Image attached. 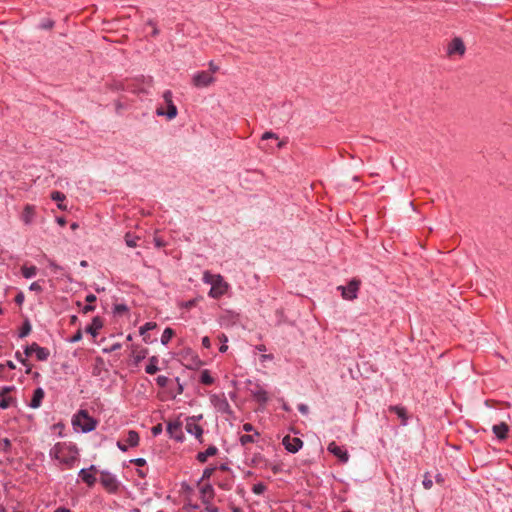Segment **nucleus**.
Masks as SVG:
<instances>
[{
  "label": "nucleus",
  "mask_w": 512,
  "mask_h": 512,
  "mask_svg": "<svg viewBox=\"0 0 512 512\" xmlns=\"http://www.w3.org/2000/svg\"><path fill=\"white\" fill-rule=\"evenodd\" d=\"M78 454L76 445L71 442H58L50 450V456L65 465L66 468L73 467Z\"/></svg>",
  "instance_id": "obj_1"
},
{
  "label": "nucleus",
  "mask_w": 512,
  "mask_h": 512,
  "mask_svg": "<svg viewBox=\"0 0 512 512\" xmlns=\"http://www.w3.org/2000/svg\"><path fill=\"white\" fill-rule=\"evenodd\" d=\"M203 282L211 285L208 295L214 299H219L226 294L229 289V284L220 274H212L210 271L203 273Z\"/></svg>",
  "instance_id": "obj_2"
},
{
  "label": "nucleus",
  "mask_w": 512,
  "mask_h": 512,
  "mask_svg": "<svg viewBox=\"0 0 512 512\" xmlns=\"http://www.w3.org/2000/svg\"><path fill=\"white\" fill-rule=\"evenodd\" d=\"M73 424L79 426L83 432H90L96 428L97 422L89 416L87 411L80 410L75 416Z\"/></svg>",
  "instance_id": "obj_3"
},
{
  "label": "nucleus",
  "mask_w": 512,
  "mask_h": 512,
  "mask_svg": "<svg viewBox=\"0 0 512 512\" xmlns=\"http://www.w3.org/2000/svg\"><path fill=\"white\" fill-rule=\"evenodd\" d=\"M466 52L464 41L460 37H454L446 46V55L449 58L463 57Z\"/></svg>",
  "instance_id": "obj_4"
},
{
  "label": "nucleus",
  "mask_w": 512,
  "mask_h": 512,
  "mask_svg": "<svg viewBox=\"0 0 512 512\" xmlns=\"http://www.w3.org/2000/svg\"><path fill=\"white\" fill-rule=\"evenodd\" d=\"M163 99L167 105V111H165L162 107H159L156 110V114L159 116L166 115L167 118L171 120L177 116V107L173 103L172 92L170 90L165 91L163 93Z\"/></svg>",
  "instance_id": "obj_5"
},
{
  "label": "nucleus",
  "mask_w": 512,
  "mask_h": 512,
  "mask_svg": "<svg viewBox=\"0 0 512 512\" xmlns=\"http://www.w3.org/2000/svg\"><path fill=\"white\" fill-rule=\"evenodd\" d=\"M360 283V280L352 279L347 286H339L338 289L341 290V295L344 299L354 300L357 298Z\"/></svg>",
  "instance_id": "obj_6"
},
{
  "label": "nucleus",
  "mask_w": 512,
  "mask_h": 512,
  "mask_svg": "<svg viewBox=\"0 0 512 512\" xmlns=\"http://www.w3.org/2000/svg\"><path fill=\"white\" fill-rule=\"evenodd\" d=\"M215 82V77L208 71H200L192 78V84L197 88L207 87Z\"/></svg>",
  "instance_id": "obj_7"
},
{
  "label": "nucleus",
  "mask_w": 512,
  "mask_h": 512,
  "mask_svg": "<svg viewBox=\"0 0 512 512\" xmlns=\"http://www.w3.org/2000/svg\"><path fill=\"white\" fill-rule=\"evenodd\" d=\"M250 392L253 399L261 405H265L269 400L268 392L259 383H254Z\"/></svg>",
  "instance_id": "obj_8"
},
{
  "label": "nucleus",
  "mask_w": 512,
  "mask_h": 512,
  "mask_svg": "<svg viewBox=\"0 0 512 512\" xmlns=\"http://www.w3.org/2000/svg\"><path fill=\"white\" fill-rule=\"evenodd\" d=\"M96 472V467L94 465H91L87 469H81L79 471V477L89 487H92L96 483Z\"/></svg>",
  "instance_id": "obj_9"
},
{
  "label": "nucleus",
  "mask_w": 512,
  "mask_h": 512,
  "mask_svg": "<svg viewBox=\"0 0 512 512\" xmlns=\"http://www.w3.org/2000/svg\"><path fill=\"white\" fill-rule=\"evenodd\" d=\"M285 449L291 453L298 452L302 446L303 441L298 437H291L289 435L285 436L282 441Z\"/></svg>",
  "instance_id": "obj_10"
},
{
  "label": "nucleus",
  "mask_w": 512,
  "mask_h": 512,
  "mask_svg": "<svg viewBox=\"0 0 512 512\" xmlns=\"http://www.w3.org/2000/svg\"><path fill=\"white\" fill-rule=\"evenodd\" d=\"M15 389L14 386H5L1 388L0 390V408L1 409H7L9 408L12 403L14 402V398L9 396V393H11Z\"/></svg>",
  "instance_id": "obj_11"
},
{
  "label": "nucleus",
  "mask_w": 512,
  "mask_h": 512,
  "mask_svg": "<svg viewBox=\"0 0 512 512\" xmlns=\"http://www.w3.org/2000/svg\"><path fill=\"white\" fill-rule=\"evenodd\" d=\"M100 482L102 486L110 493L115 492L118 489V482L116 478L110 473H102Z\"/></svg>",
  "instance_id": "obj_12"
},
{
  "label": "nucleus",
  "mask_w": 512,
  "mask_h": 512,
  "mask_svg": "<svg viewBox=\"0 0 512 512\" xmlns=\"http://www.w3.org/2000/svg\"><path fill=\"white\" fill-rule=\"evenodd\" d=\"M185 429L189 434L194 435L198 440L201 441L203 429L197 423L195 417H190L186 420Z\"/></svg>",
  "instance_id": "obj_13"
},
{
  "label": "nucleus",
  "mask_w": 512,
  "mask_h": 512,
  "mask_svg": "<svg viewBox=\"0 0 512 512\" xmlns=\"http://www.w3.org/2000/svg\"><path fill=\"white\" fill-rule=\"evenodd\" d=\"M327 450L343 463L349 459L347 451L343 447L338 446L334 441L329 443Z\"/></svg>",
  "instance_id": "obj_14"
},
{
  "label": "nucleus",
  "mask_w": 512,
  "mask_h": 512,
  "mask_svg": "<svg viewBox=\"0 0 512 512\" xmlns=\"http://www.w3.org/2000/svg\"><path fill=\"white\" fill-rule=\"evenodd\" d=\"M167 432L170 437L176 439L177 441H182L184 438L182 425L180 422H169L167 425Z\"/></svg>",
  "instance_id": "obj_15"
},
{
  "label": "nucleus",
  "mask_w": 512,
  "mask_h": 512,
  "mask_svg": "<svg viewBox=\"0 0 512 512\" xmlns=\"http://www.w3.org/2000/svg\"><path fill=\"white\" fill-rule=\"evenodd\" d=\"M492 431L499 440H505L508 437L509 426L505 422L494 425Z\"/></svg>",
  "instance_id": "obj_16"
},
{
  "label": "nucleus",
  "mask_w": 512,
  "mask_h": 512,
  "mask_svg": "<svg viewBox=\"0 0 512 512\" xmlns=\"http://www.w3.org/2000/svg\"><path fill=\"white\" fill-rule=\"evenodd\" d=\"M35 214H36L35 206L27 204V205H25V207L23 209L21 219L26 225H29L32 223V221L35 217Z\"/></svg>",
  "instance_id": "obj_17"
},
{
  "label": "nucleus",
  "mask_w": 512,
  "mask_h": 512,
  "mask_svg": "<svg viewBox=\"0 0 512 512\" xmlns=\"http://www.w3.org/2000/svg\"><path fill=\"white\" fill-rule=\"evenodd\" d=\"M44 396L45 392L42 388L35 389L29 406L33 409L39 408Z\"/></svg>",
  "instance_id": "obj_18"
},
{
  "label": "nucleus",
  "mask_w": 512,
  "mask_h": 512,
  "mask_svg": "<svg viewBox=\"0 0 512 512\" xmlns=\"http://www.w3.org/2000/svg\"><path fill=\"white\" fill-rule=\"evenodd\" d=\"M103 323L99 317L93 318L90 325H88L85 329V331L89 334H91L93 337L97 336L99 333V330L102 328Z\"/></svg>",
  "instance_id": "obj_19"
},
{
  "label": "nucleus",
  "mask_w": 512,
  "mask_h": 512,
  "mask_svg": "<svg viewBox=\"0 0 512 512\" xmlns=\"http://www.w3.org/2000/svg\"><path fill=\"white\" fill-rule=\"evenodd\" d=\"M125 442L131 448L137 447L140 442V436H139L138 432L135 430H129L127 433V438H126Z\"/></svg>",
  "instance_id": "obj_20"
},
{
  "label": "nucleus",
  "mask_w": 512,
  "mask_h": 512,
  "mask_svg": "<svg viewBox=\"0 0 512 512\" xmlns=\"http://www.w3.org/2000/svg\"><path fill=\"white\" fill-rule=\"evenodd\" d=\"M259 437H260V433L258 431H254L253 434L241 435L239 438V441H240L241 445L246 446L250 443L257 442Z\"/></svg>",
  "instance_id": "obj_21"
},
{
  "label": "nucleus",
  "mask_w": 512,
  "mask_h": 512,
  "mask_svg": "<svg viewBox=\"0 0 512 512\" xmlns=\"http://www.w3.org/2000/svg\"><path fill=\"white\" fill-rule=\"evenodd\" d=\"M217 453V448L215 446H209L205 451L199 452L197 454V460L201 463L207 461L208 457L214 456Z\"/></svg>",
  "instance_id": "obj_22"
},
{
  "label": "nucleus",
  "mask_w": 512,
  "mask_h": 512,
  "mask_svg": "<svg viewBox=\"0 0 512 512\" xmlns=\"http://www.w3.org/2000/svg\"><path fill=\"white\" fill-rule=\"evenodd\" d=\"M158 362H159V359L157 356L150 357L148 364L145 367V372L150 375L155 374L159 370Z\"/></svg>",
  "instance_id": "obj_23"
},
{
  "label": "nucleus",
  "mask_w": 512,
  "mask_h": 512,
  "mask_svg": "<svg viewBox=\"0 0 512 512\" xmlns=\"http://www.w3.org/2000/svg\"><path fill=\"white\" fill-rule=\"evenodd\" d=\"M202 498L205 502H209L214 496L213 487L209 484H205L201 488Z\"/></svg>",
  "instance_id": "obj_24"
},
{
  "label": "nucleus",
  "mask_w": 512,
  "mask_h": 512,
  "mask_svg": "<svg viewBox=\"0 0 512 512\" xmlns=\"http://www.w3.org/2000/svg\"><path fill=\"white\" fill-rule=\"evenodd\" d=\"M21 273L22 276L26 279L32 278L37 274V267L36 266H22L21 267Z\"/></svg>",
  "instance_id": "obj_25"
},
{
  "label": "nucleus",
  "mask_w": 512,
  "mask_h": 512,
  "mask_svg": "<svg viewBox=\"0 0 512 512\" xmlns=\"http://www.w3.org/2000/svg\"><path fill=\"white\" fill-rule=\"evenodd\" d=\"M34 348L37 360L45 361L48 359L50 353L46 348L40 347L39 345H35Z\"/></svg>",
  "instance_id": "obj_26"
},
{
  "label": "nucleus",
  "mask_w": 512,
  "mask_h": 512,
  "mask_svg": "<svg viewBox=\"0 0 512 512\" xmlns=\"http://www.w3.org/2000/svg\"><path fill=\"white\" fill-rule=\"evenodd\" d=\"M389 410L394 412V413H396L398 415V417H400L402 419V423L406 424L407 413H406V409L404 407H401V406H390Z\"/></svg>",
  "instance_id": "obj_27"
},
{
  "label": "nucleus",
  "mask_w": 512,
  "mask_h": 512,
  "mask_svg": "<svg viewBox=\"0 0 512 512\" xmlns=\"http://www.w3.org/2000/svg\"><path fill=\"white\" fill-rule=\"evenodd\" d=\"M200 382L204 385H211L214 382L213 377L208 370H203L200 376Z\"/></svg>",
  "instance_id": "obj_28"
},
{
  "label": "nucleus",
  "mask_w": 512,
  "mask_h": 512,
  "mask_svg": "<svg viewBox=\"0 0 512 512\" xmlns=\"http://www.w3.org/2000/svg\"><path fill=\"white\" fill-rule=\"evenodd\" d=\"M148 353V350L146 348H142L140 350H133V357L136 363H139L142 361Z\"/></svg>",
  "instance_id": "obj_29"
},
{
  "label": "nucleus",
  "mask_w": 512,
  "mask_h": 512,
  "mask_svg": "<svg viewBox=\"0 0 512 512\" xmlns=\"http://www.w3.org/2000/svg\"><path fill=\"white\" fill-rule=\"evenodd\" d=\"M174 335V331L173 329L167 327L163 333H162V336H161V342L162 344L166 345L169 343V341L171 340V338L173 337Z\"/></svg>",
  "instance_id": "obj_30"
},
{
  "label": "nucleus",
  "mask_w": 512,
  "mask_h": 512,
  "mask_svg": "<svg viewBox=\"0 0 512 512\" xmlns=\"http://www.w3.org/2000/svg\"><path fill=\"white\" fill-rule=\"evenodd\" d=\"M139 238L136 237V236H133L132 234L130 233H126L125 235V243L127 246L131 247V248H134L137 246V240Z\"/></svg>",
  "instance_id": "obj_31"
},
{
  "label": "nucleus",
  "mask_w": 512,
  "mask_h": 512,
  "mask_svg": "<svg viewBox=\"0 0 512 512\" xmlns=\"http://www.w3.org/2000/svg\"><path fill=\"white\" fill-rule=\"evenodd\" d=\"M30 331H31V325L28 321H26L20 330L19 337H21V338L26 337L30 333Z\"/></svg>",
  "instance_id": "obj_32"
},
{
  "label": "nucleus",
  "mask_w": 512,
  "mask_h": 512,
  "mask_svg": "<svg viewBox=\"0 0 512 512\" xmlns=\"http://www.w3.org/2000/svg\"><path fill=\"white\" fill-rule=\"evenodd\" d=\"M156 328V323L154 322H147L146 324H144L143 326L140 327V334L141 335H145V333L149 330H152Z\"/></svg>",
  "instance_id": "obj_33"
},
{
  "label": "nucleus",
  "mask_w": 512,
  "mask_h": 512,
  "mask_svg": "<svg viewBox=\"0 0 512 512\" xmlns=\"http://www.w3.org/2000/svg\"><path fill=\"white\" fill-rule=\"evenodd\" d=\"M265 490H266V486L263 483L254 484L252 487L253 493L257 494V495L264 493Z\"/></svg>",
  "instance_id": "obj_34"
},
{
  "label": "nucleus",
  "mask_w": 512,
  "mask_h": 512,
  "mask_svg": "<svg viewBox=\"0 0 512 512\" xmlns=\"http://www.w3.org/2000/svg\"><path fill=\"white\" fill-rule=\"evenodd\" d=\"M65 195L60 191H53L51 193V199L57 202H63L65 200Z\"/></svg>",
  "instance_id": "obj_35"
},
{
  "label": "nucleus",
  "mask_w": 512,
  "mask_h": 512,
  "mask_svg": "<svg viewBox=\"0 0 512 512\" xmlns=\"http://www.w3.org/2000/svg\"><path fill=\"white\" fill-rule=\"evenodd\" d=\"M169 378L163 375H160L156 378V383L160 387H166L168 385Z\"/></svg>",
  "instance_id": "obj_36"
},
{
  "label": "nucleus",
  "mask_w": 512,
  "mask_h": 512,
  "mask_svg": "<svg viewBox=\"0 0 512 512\" xmlns=\"http://www.w3.org/2000/svg\"><path fill=\"white\" fill-rule=\"evenodd\" d=\"M16 358L25 366H27L26 373H30L31 371V365L27 363L26 359L21 357V354L19 352L16 353Z\"/></svg>",
  "instance_id": "obj_37"
},
{
  "label": "nucleus",
  "mask_w": 512,
  "mask_h": 512,
  "mask_svg": "<svg viewBox=\"0 0 512 512\" xmlns=\"http://www.w3.org/2000/svg\"><path fill=\"white\" fill-rule=\"evenodd\" d=\"M29 289H30L31 291H35V292H38V293L42 292V287H41V285L39 284V282H33V283H31V285L29 286Z\"/></svg>",
  "instance_id": "obj_38"
},
{
  "label": "nucleus",
  "mask_w": 512,
  "mask_h": 512,
  "mask_svg": "<svg viewBox=\"0 0 512 512\" xmlns=\"http://www.w3.org/2000/svg\"><path fill=\"white\" fill-rule=\"evenodd\" d=\"M278 139V136L271 132V131H268V132H265L263 135H262V140H267V139Z\"/></svg>",
  "instance_id": "obj_39"
},
{
  "label": "nucleus",
  "mask_w": 512,
  "mask_h": 512,
  "mask_svg": "<svg viewBox=\"0 0 512 512\" xmlns=\"http://www.w3.org/2000/svg\"><path fill=\"white\" fill-rule=\"evenodd\" d=\"M35 345H37V344H36V343H33L32 345L27 346V347L25 348L24 353H25V355H26L27 357H28V356H31V355H32V353H35V348H34V347H35Z\"/></svg>",
  "instance_id": "obj_40"
},
{
  "label": "nucleus",
  "mask_w": 512,
  "mask_h": 512,
  "mask_svg": "<svg viewBox=\"0 0 512 512\" xmlns=\"http://www.w3.org/2000/svg\"><path fill=\"white\" fill-rule=\"evenodd\" d=\"M219 70V66L216 65L213 61L209 62V71L212 75Z\"/></svg>",
  "instance_id": "obj_41"
},
{
  "label": "nucleus",
  "mask_w": 512,
  "mask_h": 512,
  "mask_svg": "<svg viewBox=\"0 0 512 512\" xmlns=\"http://www.w3.org/2000/svg\"><path fill=\"white\" fill-rule=\"evenodd\" d=\"M115 311L117 313H124L128 311V308L125 304H118L115 306Z\"/></svg>",
  "instance_id": "obj_42"
},
{
  "label": "nucleus",
  "mask_w": 512,
  "mask_h": 512,
  "mask_svg": "<svg viewBox=\"0 0 512 512\" xmlns=\"http://www.w3.org/2000/svg\"><path fill=\"white\" fill-rule=\"evenodd\" d=\"M82 339V332L81 330H78L70 339L71 342H78Z\"/></svg>",
  "instance_id": "obj_43"
},
{
  "label": "nucleus",
  "mask_w": 512,
  "mask_h": 512,
  "mask_svg": "<svg viewBox=\"0 0 512 512\" xmlns=\"http://www.w3.org/2000/svg\"><path fill=\"white\" fill-rule=\"evenodd\" d=\"M197 303V300L196 299H192V300H189L185 303L182 304V306L186 309H190L192 307H194Z\"/></svg>",
  "instance_id": "obj_44"
},
{
  "label": "nucleus",
  "mask_w": 512,
  "mask_h": 512,
  "mask_svg": "<svg viewBox=\"0 0 512 512\" xmlns=\"http://www.w3.org/2000/svg\"><path fill=\"white\" fill-rule=\"evenodd\" d=\"M136 466L142 467L146 464V460L144 458H136L131 460Z\"/></svg>",
  "instance_id": "obj_45"
},
{
  "label": "nucleus",
  "mask_w": 512,
  "mask_h": 512,
  "mask_svg": "<svg viewBox=\"0 0 512 512\" xmlns=\"http://www.w3.org/2000/svg\"><path fill=\"white\" fill-rule=\"evenodd\" d=\"M423 486H424V488H425V489H427V490H428V489H431V488H432V486H433V482H432V480H431L430 478L425 477V479L423 480Z\"/></svg>",
  "instance_id": "obj_46"
},
{
  "label": "nucleus",
  "mask_w": 512,
  "mask_h": 512,
  "mask_svg": "<svg viewBox=\"0 0 512 512\" xmlns=\"http://www.w3.org/2000/svg\"><path fill=\"white\" fill-rule=\"evenodd\" d=\"M116 445H117V447H118L122 452H126V451L128 450V448H129V446H128V444H127L126 442H125V443H123V442H121V441H118Z\"/></svg>",
  "instance_id": "obj_47"
},
{
  "label": "nucleus",
  "mask_w": 512,
  "mask_h": 512,
  "mask_svg": "<svg viewBox=\"0 0 512 512\" xmlns=\"http://www.w3.org/2000/svg\"><path fill=\"white\" fill-rule=\"evenodd\" d=\"M202 345H203V347H205L207 349H209L211 347V341L208 336H205L202 338Z\"/></svg>",
  "instance_id": "obj_48"
},
{
  "label": "nucleus",
  "mask_w": 512,
  "mask_h": 512,
  "mask_svg": "<svg viewBox=\"0 0 512 512\" xmlns=\"http://www.w3.org/2000/svg\"><path fill=\"white\" fill-rule=\"evenodd\" d=\"M243 430H244L245 432H248V433H250V432H253V433H254V431H256V430L254 429V427H253V425H252L251 423H245V424L243 425Z\"/></svg>",
  "instance_id": "obj_49"
},
{
  "label": "nucleus",
  "mask_w": 512,
  "mask_h": 512,
  "mask_svg": "<svg viewBox=\"0 0 512 512\" xmlns=\"http://www.w3.org/2000/svg\"><path fill=\"white\" fill-rule=\"evenodd\" d=\"M161 432H162V425L161 424H157L156 426H154L152 428V434L155 435V436L160 434Z\"/></svg>",
  "instance_id": "obj_50"
},
{
  "label": "nucleus",
  "mask_w": 512,
  "mask_h": 512,
  "mask_svg": "<svg viewBox=\"0 0 512 512\" xmlns=\"http://www.w3.org/2000/svg\"><path fill=\"white\" fill-rule=\"evenodd\" d=\"M214 471V468H206L203 472V478H209Z\"/></svg>",
  "instance_id": "obj_51"
},
{
  "label": "nucleus",
  "mask_w": 512,
  "mask_h": 512,
  "mask_svg": "<svg viewBox=\"0 0 512 512\" xmlns=\"http://www.w3.org/2000/svg\"><path fill=\"white\" fill-rule=\"evenodd\" d=\"M86 302L91 304L96 301V296L94 294H89L86 296Z\"/></svg>",
  "instance_id": "obj_52"
},
{
  "label": "nucleus",
  "mask_w": 512,
  "mask_h": 512,
  "mask_svg": "<svg viewBox=\"0 0 512 512\" xmlns=\"http://www.w3.org/2000/svg\"><path fill=\"white\" fill-rule=\"evenodd\" d=\"M23 301H24V295L22 293L17 294L15 297V302L17 304H22Z\"/></svg>",
  "instance_id": "obj_53"
},
{
  "label": "nucleus",
  "mask_w": 512,
  "mask_h": 512,
  "mask_svg": "<svg viewBox=\"0 0 512 512\" xmlns=\"http://www.w3.org/2000/svg\"><path fill=\"white\" fill-rule=\"evenodd\" d=\"M2 446L5 450H7L11 446V442L9 439L5 438L2 440Z\"/></svg>",
  "instance_id": "obj_54"
},
{
  "label": "nucleus",
  "mask_w": 512,
  "mask_h": 512,
  "mask_svg": "<svg viewBox=\"0 0 512 512\" xmlns=\"http://www.w3.org/2000/svg\"><path fill=\"white\" fill-rule=\"evenodd\" d=\"M94 309L95 307L88 303L86 306L83 307V313H88L90 311H93Z\"/></svg>",
  "instance_id": "obj_55"
},
{
  "label": "nucleus",
  "mask_w": 512,
  "mask_h": 512,
  "mask_svg": "<svg viewBox=\"0 0 512 512\" xmlns=\"http://www.w3.org/2000/svg\"><path fill=\"white\" fill-rule=\"evenodd\" d=\"M298 409L302 414H306L308 412V407L304 404L299 405Z\"/></svg>",
  "instance_id": "obj_56"
},
{
  "label": "nucleus",
  "mask_w": 512,
  "mask_h": 512,
  "mask_svg": "<svg viewBox=\"0 0 512 512\" xmlns=\"http://www.w3.org/2000/svg\"><path fill=\"white\" fill-rule=\"evenodd\" d=\"M53 512H72V511L65 507H58Z\"/></svg>",
  "instance_id": "obj_57"
},
{
  "label": "nucleus",
  "mask_w": 512,
  "mask_h": 512,
  "mask_svg": "<svg viewBox=\"0 0 512 512\" xmlns=\"http://www.w3.org/2000/svg\"><path fill=\"white\" fill-rule=\"evenodd\" d=\"M56 221H57V223H58L60 226H64V225L66 224L65 219H64V218H62V217H58V218L56 219Z\"/></svg>",
  "instance_id": "obj_58"
},
{
  "label": "nucleus",
  "mask_w": 512,
  "mask_h": 512,
  "mask_svg": "<svg viewBox=\"0 0 512 512\" xmlns=\"http://www.w3.org/2000/svg\"><path fill=\"white\" fill-rule=\"evenodd\" d=\"M228 349V346L225 344V342L220 346L219 351L224 353Z\"/></svg>",
  "instance_id": "obj_59"
},
{
  "label": "nucleus",
  "mask_w": 512,
  "mask_h": 512,
  "mask_svg": "<svg viewBox=\"0 0 512 512\" xmlns=\"http://www.w3.org/2000/svg\"><path fill=\"white\" fill-rule=\"evenodd\" d=\"M6 366L12 370L16 368L15 364L12 361H7Z\"/></svg>",
  "instance_id": "obj_60"
},
{
  "label": "nucleus",
  "mask_w": 512,
  "mask_h": 512,
  "mask_svg": "<svg viewBox=\"0 0 512 512\" xmlns=\"http://www.w3.org/2000/svg\"><path fill=\"white\" fill-rule=\"evenodd\" d=\"M443 481H444V479L442 478L441 474H438V475L436 476V482H437V483H443Z\"/></svg>",
  "instance_id": "obj_61"
},
{
  "label": "nucleus",
  "mask_w": 512,
  "mask_h": 512,
  "mask_svg": "<svg viewBox=\"0 0 512 512\" xmlns=\"http://www.w3.org/2000/svg\"><path fill=\"white\" fill-rule=\"evenodd\" d=\"M207 512H218V509L216 507H207Z\"/></svg>",
  "instance_id": "obj_62"
},
{
  "label": "nucleus",
  "mask_w": 512,
  "mask_h": 512,
  "mask_svg": "<svg viewBox=\"0 0 512 512\" xmlns=\"http://www.w3.org/2000/svg\"><path fill=\"white\" fill-rule=\"evenodd\" d=\"M79 227L78 223L74 222L71 224V229L76 230Z\"/></svg>",
  "instance_id": "obj_63"
},
{
  "label": "nucleus",
  "mask_w": 512,
  "mask_h": 512,
  "mask_svg": "<svg viewBox=\"0 0 512 512\" xmlns=\"http://www.w3.org/2000/svg\"><path fill=\"white\" fill-rule=\"evenodd\" d=\"M58 208L61 209V210H66V206L62 204V202H59L58 203Z\"/></svg>",
  "instance_id": "obj_64"
}]
</instances>
